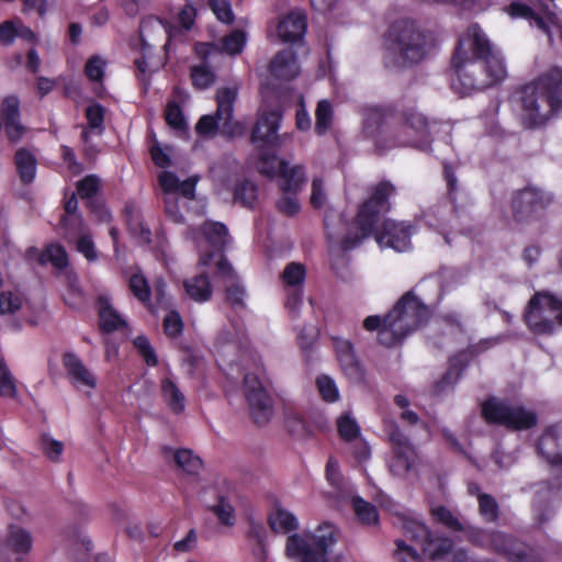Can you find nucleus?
Here are the masks:
<instances>
[{"mask_svg":"<svg viewBox=\"0 0 562 562\" xmlns=\"http://www.w3.org/2000/svg\"><path fill=\"white\" fill-rule=\"evenodd\" d=\"M436 124L412 99L363 109V130L376 138L381 148L413 147L427 153L431 150V127Z\"/></svg>","mask_w":562,"mask_h":562,"instance_id":"obj_1","label":"nucleus"},{"mask_svg":"<svg viewBox=\"0 0 562 562\" xmlns=\"http://www.w3.org/2000/svg\"><path fill=\"white\" fill-rule=\"evenodd\" d=\"M451 68V88L462 95L483 91L507 78L504 57L477 23L471 24L458 40Z\"/></svg>","mask_w":562,"mask_h":562,"instance_id":"obj_2","label":"nucleus"},{"mask_svg":"<svg viewBox=\"0 0 562 562\" xmlns=\"http://www.w3.org/2000/svg\"><path fill=\"white\" fill-rule=\"evenodd\" d=\"M368 193V199L359 205L355 217V224L359 232L345 236L341 240V248L345 251L351 250L363 239L374 235L381 247H389L398 252L411 249V238L417 232V226L414 223L385 218L378 227L381 217L391 212V198L396 194L395 186L389 180H382L370 187Z\"/></svg>","mask_w":562,"mask_h":562,"instance_id":"obj_3","label":"nucleus"},{"mask_svg":"<svg viewBox=\"0 0 562 562\" xmlns=\"http://www.w3.org/2000/svg\"><path fill=\"white\" fill-rule=\"evenodd\" d=\"M514 99L525 128L537 130L562 111V67L552 66L531 81L517 87Z\"/></svg>","mask_w":562,"mask_h":562,"instance_id":"obj_4","label":"nucleus"},{"mask_svg":"<svg viewBox=\"0 0 562 562\" xmlns=\"http://www.w3.org/2000/svg\"><path fill=\"white\" fill-rule=\"evenodd\" d=\"M385 47L397 67H411L423 61L435 46L429 32L408 19L394 21L385 35Z\"/></svg>","mask_w":562,"mask_h":562,"instance_id":"obj_5","label":"nucleus"},{"mask_svg":"<svg viewBox=\"0 0 562 562\" xmlns=\"http://www.w3.org/2000/svg\"><path fill=\"white\" fill-rule=\"evenodd\" d=\"M428 306L413 291L404 293L386 314V326L380 335V345L391 348L403 342L429 318Z\"/></svg>","mask_w":562,"mask_h":562,"instance_id":"obj_6","label":"nucleus"},{"mask_svg":"<svg viewBox=\"0 0 562 562\" xmlns=\"http://www.w3.org/2000/svg\"><path fill=\"white\" fill-rule=\"evenodd\" d=\"M281 120L282 113L280 110L262 111L251 132L252 143H261V146L258 147V170L261 175L269 178L279 175V164L281 160L277 156V148L280 145L277 132Z\"/></svg>","mask_w":562,"mask_h":562,"instance_id":"obj_7","label":"nucleus"},{"mask_svg":"<svg viewBox=\"0 0 562 562\" xmlns=\"http://www.w3.org/2000/svg\"><path fill=\"white\" fill-rule=\"evenodd\" d=\"M483 420L491 426H502L510 431L529 430L537 426L538 415L524 405H513L509 401L494 395L480 405Z\"/></svg>","mask_w":562,"mask_h":562,"instance_id":"obj_8","label":"nucleus"},{"mask_svg":"<svg viewBox=\"0 0 562 562\" xmlns=\"http://www.w3.org/2000/svg\"><path fill=\"white\" fill-rule=\"evenodd\" d=\"M524 322L537 336H551L562 328V300L550 292H536L528 301Z\"/></svg>","mask_w":562,"mask_h":562,"instance_id":"obj_9","label":"nucleus"},{"mask_svg":"<svg viewBox=\"0 0 562 562\" xmlns=\"http://www.w3.org/2000/svg\"><path fill=\"white\" fill-rule=\"evenodd\" d=\"M335 542V527L331 524H323L315 535L289 536L285 551L291 559L300 562H327L328 548Z\"/></svg>","mask_w":562,"mask_h":562,"instance_id":"obj_10","label":"nucleus"},{"mask_svg":"<svg viewBox=\"0 0 562 562\" xmlns=\"http://www.w3.org/2000/svg\"><path fill=\"white\" fill-rule=\"evenodd\" d=\"M553 201L552 193L535 186L515 190L510 196L513 221L520 225L539 222L546 216Z\"/></svg>","mask_w":562,"mask_h":562,"instance_id":"obj_11","label":"nucleus"},{"mask_svg":"<svg viewBox=\"0 0 562 562\" xmlns=\"http://www.w3.org/2000/svg\"><path fill=\"white\" fill-rule=\"evenodd\" d=\"M237 99V90L222 88L216 93V111L214 114L202 115L195 125V132L200 136H210L217 133L222 122L221 134L227 138L236 135L239 124L233 121L234 104Z\"/></svg>","mask_w":562,"mask_h":562,"instance_id":"obj_12","label":"nucleus"},{"mask_svg":"<svg viewBox=\"0 0 562 562\" xmlns=\"http://www.w3.org/2000/svg\"><path fill=\"white\" fill-rule=\"evenodd\" d=\"M403 532L406 539L418 544L422 552L432 561L442 559L453 549L450 538L434 535L424 522L415 519L404 520Z\"/></svg>","mask_w":562,"mask_h":562,"instance_id":"obj_13","label":"nucleus"},{"mask_svg":"<svg viewBox=\"0 0 562 562\" xmlns=\"http://www.w3.org/2000/svg\"><path fill=\"white\" fill-rule=\"evenodd\" d=\"M244 391L254 423L258 426L268 424L273 416V403L256 374H245Z\"/></svg>","mask_w":562,"mask_h":562,"instance_id":"obj_14","label":"nucleus"},{"mask_svg":"<svg viewBox=\"0 0 562 562\" xmlns=\"http://www.w3.org/2000/svg\"><path fill=\"white\" fill-rule=\"evenodd\" d=\"M387 432L393 452L390 470L396 476H405L414 469L418 459L417 452L396 424H391Z\"/></svg>","mask_w":562,"mask_h":562,"instance_id":"obj_15","label":"nucleus"},{"mask_svg":"<svg viewBox=\"0 0 562 562\" xmlns=\"http://www.w3.org/2000/svg\"><path fill=\"white\" fill-rule=\"evenodd\" d=\"M562 441V424L548 426L536 443V450L552 469L560 471L562 477V453L559 452Z\"/></svg>","mask_w":562,"mask_h":562,"instance_id":"obj_16","label":"nucleus"},{"mask_svg":"<svg viewBox=\"0 0 562 562\" xmlns=\"http://www.w3.org/2000/svg\"><path fill=\"white\" fill-rule=\"evenodd\" d=\"M33 548V537L26 529L10 525L4 540L7 562H29V554Z\"/></svg>","mask_w":562,"mask_h":562,"instance_id":"obj_17","label":"nucleus"},{"mask_svg":"<svg viewBox=\"0 0 562 562\" xmlns=\"http://www.w3.org/2000/svg\"><path fill=\"white\" fill-rule=\"evenodd\" d=\"M1 122L9 142L15 144L21 140L26 127L21 123L20 100L15 95L5 97L0 109Z\"/></svg>","mask_w":562,"mask_h":562,"instance_id":"obj_18","label":"nucleus"},{"mask_svg":"<svg viewBox=\"0 0 562 562\" xmlns=\"http://www.w3.org/2000/svg\"><path fill=\"white\" fill-rule=\"evenodd\" d=\"M61 362L72 385L95 389V376L85 366L78 355L72 351H66L61 357Z\"/></svg>","mask_w":562,"mask_h":562,"instance_id":"obj_19","label":"nucleus"},{"mask_svg":"<svg viewBox=\"0 0 562 562\" xmlns=\"http://www.w3.org/2000/svg\"><path fill=\"white\" fill-rule=\"evenodd\" d=\"M517 544L515 537L499 530H493L488 550L506 557L509 562H531L527 552L517 549Z\"/></svg>","mask_w":562,"mask_h":562,"instance_id":"obj_20","label":"nucleus"},{"mask_svg":"<svg viewBox=\"0 0 562 562\" xmlns=\"http://www.w3.org/2000/svg\"><path fill=\"white\" fill-rule=\"evenodd\" d=\"M299 71L296 54L292 49L277 53L269 63V72L277 80L291 81L296 78Z\"/></svg>","mask_w":562,"mask_h":562,"instance_id":"obj_21","label":"nucleus"},{"mask_svg":"<svg viewBox=\"0 0 562 562\" xmlns=\"http://www.w3.org/2000/svg\"><path fill=\"white\" fill-rule=\"evenodd\" d=\"M99 329L103 334H111L127 327V322L113 307L111 300L105 295L97 299Z\"/></svg>","mask_w":562,"mask_h":562,"instance_id":"obj_22","label":"nucleus"},{"mask_svg":"<svg viewBox=\"0 0 562 562\" xmlns=\"http://www.w3.org/2000/svg\"><path fill=\"white\" fill-rule=\"evenodd\" d=\"M307 20L303 12H291L278 25V34L285 43L302 40L306 33Z\"/></svg>","mask_w":562,"mask_h":562,"instance_id":"obj_23","label":"nucleus"},{"mask_svg":"<svg viewBox=\"0 0 562 562\" xmlns=\"http://www.w3.org/2000/svg\"><path fill=\"white\" fill-rule=\"evenodd\" d=\"M470 362L471 359L463 349L450 357L449 367L442 378L437 382V389L443 390L454 385L468 369Z\"/></svg>","mask_w":562,"mask_h":562,"instance_id":"obj_24","label":"nucleus"},{"mask_svg":"<svg viewBox=\"0 0 562 562\" xmlns=\"http://www.w3.org/2000/svg\"><path fill=\"white\" fill-rule=\"evenodd\" d=\"M183 288L188 296L198 303L210 301L213 294V286L206 272L188 278L183 282Z\"/></svg>","mask_w":562,"mask_h":562,"instance_id":"obj_25","label":"nucleus"},{"mask_svg":"<svg viewBox=\"0 0 562 562\" xmlns=\"http://www.w3.org/2000/svg\"><path fill=\"white\" fill-rule=\"evenodd\" d=\"M279 176L281 177L280 189L284 193L296 194L305 181L304 168L302 166L290 168L285 160L279 164Z\"/></svg>","mask_w":562,"mask_h":562,"instance_id":"obj_26","label":"nucleus"},{"mask_svg":"<svg viewBox=\"0 0 562 562\" xmlns=\"http://www.w3.org/2000/svg\"><path fill=\"white\" fill-rule=\"evenodd\" d=\"M14 165L16 172L23 184H30L36 176L37 159L26 148H19L14 154Z\"/></svg>","mask_w":562,"mask_h":562,"instance_id":"obj_27","label":"nucleus"},{"mask_svg":"<svg viewBox=\"0 0 562 562\" xmlns=\"http://www.w3.org/2000/svg\"><path fill=\"white\" fill-rule=\"evenodd\" d=\"M268 524L272 531L288 533L299 528V521L294 514L282 508L277 507L276 510L269 515Z\"/></svg>","mask_w":562,"mask_h":562,"instance_id":"obj_28","label":"nucleus"},{"mask_svg":"<svg viewBox=\"0 0 562 562\" xmlns=\"http://www.w3.org/2000/svg\"><path fill=\"white\" fill-rule=\"evenodd\" d=\"M128 289L133 296L148 310L151 308V288L147 278L140 272H134L128 279Z\"/></svg>","mask_w":562,"mask_h":562,"instance_id":"obj_29","label":"nucleus"},{"mask_svg":"<svg viewBox=\"0 0 562 562\" xmlns=\"http://www.w3.org/2000/svg\"><path fill=\"white\" fill-rule=\"evenodd\" d=\"M161 394L172 413L181 414L184 411L186 397L171 379L161 380Z\"/></svg>","mask_w":562,"mask_h":562,"instance_id":"obj_30","label":"nucleus"},{"mask_svg":"<svg viewBox=\"0 0 562 562\" xmlns=\"http://www.w3.org/2000/svg\"><path fill=\"white\" fill-rule=\"evenodd\" d=\"M50 262L56 269L64 270L69 265L68 254L64 246L59 244H49L38 257V263Z\"/></svg>","mask_w":562,"mask_h":562,"instance_id":"obj_31","label":"nucleus"},{"mask_svg":"<svg viewBox=\"0 0 562 562\" xmlns=\"http://www.w3.org/2000/svg\"><path fill=\"white\" fill-rule=\"evenodd\" d=\"M352 509L362 525L375 526L379 524L378 508L362 497L355 496L352 498Z\"/></svg>","mask_w":562,"mask_h":562,"instance_id":"obj_32","label":"nucleus"},{"mask_svg":"<svg viewBox=\"0 0 562 562\" xmlns=\"http://www.w3.org/2000/svg\"><path fill=\"white\" fill-rule=\"evenodd\" d=\"M257 186L252 181L245 179L235 186L233 198L235 203L254 209L257 202Z\"/></svg>","mask_w":562,"mask_h":562,"instance_id":"obj_33","label":"nucleus"},{"mask_svg":"<svg viewBox=\"0 0 562 562\" xmlns=\"http://www.w3.org/2000/svg\"><path fill=\"white\" fill-rule=\"evenodd\" d=\"M59 226L64 231V238L67 243L75 241L81 234L89 231L81 215L71 217L61 215Z\"/></svg>","mask_w":562,"mask_h":562,"instance_id":"obj_34","label":"nucleus"},{"mask_svg":"<svg viewBox=\"0 0 562 562\" xmlns=\"http://www.w3.org/2000/svg\"><path fill=\"white\" fill-rule=\"evenodd\" d=\"M479 514L486 524H494L499 518V505L494 496L487 493L477 494Z\"/></svg>","mask_w":562,"mask_h":562,"instance_id":"obj_35","label":"nucleus"},{"mask_svg":"<svg viewBox=\"0 0 562 562\" xmlns=\"http://www.w3.org/2000/svg\"><path fill=\"white\" fill-rule=\"evenodd\" d=\"M315 127L314 131L318 136L327 133L333 124L334 111L333 105L328 100H321L315 110Z\"/></svg>","mask_w":562,"mask_h":562,"instance_id":"obj_36","label":"nucleus"},{"mask_svg":"<svg viewBox=\"0 0 562 562\" xmlns=\"http://www.w3.org/2000/svg\"><path fill=\"white\" fill-rule=\"evenodd\" d=\"M337 431L341 440L346 442L355 441L360 437L361 429L355 418L349 413H344L337 418Z\"/></svg>","mask_w":562,"mask_h":562,"instance_id":"obj_37","label":"nucleus"},{"mask_svg":"<svg viewBox=\"0 0 562 562\" xmlns=\"http://www.w3.org/2000/svg\"><path fill=\"white\" fill-rule=\"evenodd\" d=\"M202 234L205 239L214 246H223L228 236V229L225 224L221 222H205L201 227Z\"/></svg>","mask_w":562,"mask_h":562,"instance_id":"obj_38","label":"nucleus"},{"mask_svg":"<svg viewBox=\"0 0 562 562\" xmlns=\"http://www.w3.org/2000/svg\"><path fill=\"white\" fill-rule=\"evenodd\" d=\"M173 459L176 464L189 474H196L202 467V460L189 449H178Z\"/></svg>","mask_w":562,"mask_h":562,"instance_id":"obj_39","label":"nucleus"},{"mask_svg":"<svg viewBox=\"0 0 562 562\" xmlns=\"http://www.w3.org/2000/svg\"><path fill=\"white\" fill-rule=\"evenodd\" d=\"M432 518L452 531H463L464 527L453 513L446 506L439 505L431 508Z\"/></svg>","mask_w":562,"mask_h":562,"instance_id":"obj_40","label":"nucleus"},{"mask_svg":"<svg viewBox=\"0 0 562 562\" xmlns=\"http://www.w3.org/2000/svg\"><path fill=\"white\" fill-rule=\"evenodd\" d=\"M247 36L243 30H234L222 40V50L229 55H238L244 50Z\"/></svg>","mask_w":562,"mask_h":562,"instance_id":"obj_41","label":"nucleus"},{"mask_svg":"<svg viewBox=\"0 0 562 562\" xmlns=\"http://www.w3.org/2000/svg\"><path fill=\"white\" fill-rule=\"evenodd\" d=\"M231 283L225 288V301L233 308H244L246 307L245 297H246V289L240 283L239 278L236 280L229 281Z\"/></svg>","mask_w":562,"mask_h":562,"instance_id":"obj_42","label":"nucleus"},{"mask_svg":"<svg viewBox=\"0 0 562 562\" xmlns=\"http://www.w3.org/2000/svg\"><path fill=\"white\" fill-rule=\"evenodd\" d=\"M210 509L222 525L227 527L235 525V509L224 496H220L217 503Z\"/></svg>","mask_w":562,"mask_h":562,"instance_id":"obj_43","label":"nucleus"},{"mask_svg":"<svg viewBox=\"0 0 562 562\" xmlns=\"http://www.w3.org/2000/svg\"><path fill=\"white\" fill-rule=\"evenodd\" d=\"M162 329L169 338H177L182 334L184 323L178 311L171 310L167 313L162 321Z\"/></svg>","mask_w":562,"mask_h":562,"instance_id":"obj_44","label":"nucleus"},{"mask_svg":"<svg viewBox=\"0 0 562 562\" xmlns=\"http://www.w3.org/2000/svg\"><path fill=\"white\" fill-rule=\"evenodd\" d=\"M166 123L176 131L187 128L186 117L180 105L176 101H169L165 110Z\"/></svg>","mask_w":562,"mask_h":562,"instance_id":"obj_45","label":"nucleus"},{"mask_svg":"<svg viewBox=\"0 0 562 562\" xmlns=\"http://www.w3.org/2000/svg\"><path fill=\"white\" fill-rule=\"evenodd\" d=\"M338 361L345 374L350 379L360 380L363 378L364 370L355 351L341 357Z\"/></svg>","mask_w":562,"mask_h":562,"instance_id":"obj_46","label":"nucleus"},{"mask_svg":"<svg viewBox=\"0 0 562 562\" xmlns=\"http://www.w3.org/2000/svg\"><path fill=\"white\" fill-rule=\"evenodd\" d=\"M134 347L137 349L139 356L143 358L148 367L158 366V357L155 349L151 347L149 339L139 335L133 340Z\"/></svg>","mask_w":562,"mask_h":562,"instance_id":"obj_47","label":"nucleus"},{"mask_svg":"<svg viewBox=\"0 0 562 562\" xmlns=\"http://www.w3.org/2000/svg\"><path fill=\"white\" fill-rule=\"evenodd\" d=\"M123 214L131 232L139 234L142 237L149 238L150 229L140 221L132 204H126L124 206Z\"/></svg>","mask_w":562,"mask_h":562,"instance_id":"obj_48","label":"nucleus"},{"mask_svg":"<svg viewBox=\"0 0 562 562\" xmlns=\"http://www.w3.org/2000/svg\"><path fill=\"white\" fill-rule=\"evenodd\" d=\"M305 276H306V270L302 263L290 262L284 268V271H283L281 278L285 285L297 286L304 282Z\"/></svg>","mask_w":562,"mask_h":562,"instance_id":"obj_49","label":"nucleus"},{"mask_svg":"<svg viewBox=\"0 0 562 562\" xmlns=\"http://www.w3.org/2000/svg\"><path fill=\"white\" fill-rule=\"evenodd\" d=\"M316 386L321 394V397L327 403H335L339 398V391L335 381L326 375H319L316 379Z\"/></svg>","mask_w":562,"mask_h":562,"instance_id":"obj_50","label":"nucleus"},{"mask_svg":"<svg viewBox=\"0 0 562 562\" xmlns=\"http://www.w3.org/2000/svg\"><path fill=\"white\" fill-rule=\"evenodd\" d=\"M192 85L198 89H206L215 81V75L206 65H198L191 68Z\"/></svg>","mask_w":562,"mask_h":562,"instance_id":"obj_51","label":"nucleus"},{"mask_svg":"<svg viewBox=\"0 0 562 562\" xmlns=\"http://www.w3.org/2000/svg\"><path fill=\"white\" fill-rule=\"evenodd\" d=\"M105 108L100 103H93L86 109V119L91 130H97L98 134L104 131Z\"/></svg>","mask_w":562,"mask_h":562,"instance_id":"obj_52","label":"nucleus"},{"mask_svg":"<svg viewBox=\"0 0 562 562\" xmlns=\"http://www.w3.org/2000/svg\"><path fill=\"white\" fill-rule=\"evenodd\" d=\"M105 61L98 55L88 58L85 65V76L93 82H101L104 78Z\"/></svg>","mask_w":562,"mask_h":562,"instance_id":"obj_53","label":"nucleus"},{"mask_svg":"<svg viewBox=\"0 0 562 562\" xmlns=\"http://www.w3.org/2000/svg\"><path fill=\"white\" fill-rule=\"evenodd\" d=\"M395 546L394 558L398 562H423L420 553L414 547L408 546L405 540L396 539Z\"/></svg>","mask_w":562,"mask_h":562,"instance_id":"obj_54","label":"nucleus"},{"mask_svg":"<svg viewBox=\"0 0 562 562\" xmlns=\"http://www.w3.org/2000/svg\"><path fill=\"white\" fill-rule=\"evenodd\" d=\"M76 250L81 254L89 262L95 261L99 257L92 236L89 231L81 234L76 240Z\"/></svg>","mask_w":562,"mask_h":562,"instance_id":"obj_55","label":"nucleus"},{"mask_svg":"<svg viewBox=\"0 0 562 562\" xmlns=\"http://www.w3.org/2000/svg\"><path fill=\"white\" fill-rule=\"evenodd\" d=\"M100 189V179L95 175H88L77 182V192L82 200L93 198Z\"/></svg>","mask_w":562,"mask_h":562,"instance_id":"obj_56","label":"nucleus"},{"mask_svg":"<svg viewBox=\"0 0 562 562\" xmlns=\"http://www.w3.org/2000/svg\"><path fill=\"white\" fill-rule=\"evenodd\" d=\"M209 5L217 20L231 24L235 20L229 0H207Z\"/></svg>","mask_w":562,"mask_h":562,"instance_id":"obj_57","label":"nucleus"},{"mask_svg":"<svg viewBox=\"0 0 562 562\" xmlns=\"http://www.w3.org/2000/svg\"><path fill=\"white\" fill-rule=\"evenodd\" d=\"M501 337H488V338H482L475 344H470L467 348H464V352L469 356V358L472 360L475 357L480 356L481 353L490 350L491 348L495 347L497 344H499Z\"/></svg>","mask_w":562,"mask_h":562,"instance_id":"obj_58","label":"nucleus"},{"mask_svg":"<svg viewBox=\"0 0 562 562\" xmlns=\"http://www.w3.org/2000/svg\"><path fill=\"white\" fill-rule=\"evenodd\" d=\"M493 530L485 528H471L468 531V540L475 547L487 549L491 546V537Z\"/></svg>","mask_w":562,"mask_h":562,"instance_id":"obj_59","label":"nucleus"},{"mask_svg":"<svg viewBox=\"0 0 562 562\" xmlns=\"http://www.w3.org/2000/svg\"><path fill=\"white\" fill-rule=\"evenodd\" d=\"M296 194L285 193L284 196L277 201V209L286 216H293L299 213L301 205L295 196Z\"/></svg>","mask_w":562,"mask_h":562,"instance_id":"obj_60","label":"nucleus"},{"mask_svg":"<svg viewBox=\"0 0 562 562\" xmlns=\"http://www.w3.org/2000/svg\"><path fill=\"white\" fill-rule=\"evenodd\" d=\"M22 306V300L12 292L0 293V314H12L19 311Z\"/></svg>","mask_w":562,"mask_h":562,"instance_id":"obj_61","label":"nucleus"},{"mask_svg":"<svg viewBox=\"0 0 562 562\" xmlns=\"http://www.w3.org/2000/svg\"><path fill=\"white\" fill-rule=\"evenodd\" d=\"M42 445L45 456L52 461H58L64 451L61 441L55 440L47 435L42 436Z\"/></svg>","mask_w":562,"mask_h":562,"instance_id":"obj_62","label":"nucleus"},{"mask_svg":"<svg viewBox=\"0 0 562 562\" xmlns=\"http://www.w3.org/2000/svg\"><path fill=\"white\" fill-rule=\"evenodd\" d=\"M159 186L166 194H175L179 191L180 180L170 171H162L158 176Z\"/></svg>","mask_w":562,"mask_h":562,"instance_id":"obj_63","label":"nucleus"},{"mask_svg":"<svg viewBox=\"0 0 562 562\" xmlns=\"http://www.w3.org/2000/svg\"><path fill=\"white\" fill-rule=\"evenodd\" d=\"M196 9L189 2L178 13V22L183 30H191L195 22Z\"/></svg>","mask_w":562,"mask_h":562,"instance_id":"obj_64","label":"nucleus"}]
</instances>
